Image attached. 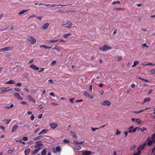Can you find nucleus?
<instances>
[{
	"label": "nucleus",
	"instance_id": "f257e3e1",
	"mask_svg": "<svg viewBox=\"0 0 155 155\" xmlns=\"http://www.w3.org/2000/svg\"><path fill=\"white\" fill-rule=\"evenodd\" d=\"M150 139V137H149L148 139H147V141H148V143H147V145L149 146H150L154 142H155V133L154 134H153L152 136H151V140H149Z\"/></svg>",
	"mask_w": 155,
	"mask_h": 155
},
{
	"label": "nucleus",
	"instance_id": "f03ea898",
	"mask_svg": "<svg viewBox=\"0 0 155 155\" xmlns=\"http://www.w3.org/2000/svg\"><path fill=\"white\" fill-rule=\"evenodd\" d=\"M1 91H0V94H2L5 92L11 91L12 90V89L10 87H1L0 88Z\"/></svg>",
	"mask_w": 155,
	"mask_h": 155
},
{
	"label": "nucleus",
	"instance_id": "7ed1b4c3",
	"mask_svg": "<svg viewBox=\"0 0 155 155\" xmlns=\"http://www.w3.org/2000/svg\"><path fill=\"white\" fill-rule=\"evenodd\" d=\"M111 49V48L108 45H105L104 46L101 47L99 48L100 51H106L108 50H110Z\"/></svg>",
	"mask_w": 155,
	"mask_h": 155
},
{
	"label": "nucleus",
	"instance_id": "20e7f679",
	"mask_svg": "<svg viewBox=\"0 0 155 155\" xmlns=\"http://www.w3.org/2000/svg\"><path fill=\"white\" fill-rule=\"evenodd\" d=\"M27 40L28 41H29L30 43L32 44H35L36 43V41L35 39L32 37H29Z\"/></svg>",
	"mask_w": 155,
	"mask_h": 155
},
{
	"label": "nucleus",
	"instance_id": "39448f33",
	"mask_svg": "<svg viewBox=\"0 0 155 155\" xmlns=\"http://www.w3.org/2000/svg\"><path fill=\"white\" fill-rule=\"evenodd\" d=\"M136 129H137V127L134 129V127L133 126H131V127L128 128V131L127 132H128L130 133H133L136 131Z\"/></svg>",
	"mask_w": 155,
	"mask_h": 155
},
{
	"label": "nucleus",
	"instance_id": "423d86ee",
	"mask_svg": "<svg viewBox=\"0 0 155 155\" xmlns=\"http://www.w3.org/2000/svg\"><path fill=\"white\" fill-rule=\"evenodd\" d=\"M101 104L104 106H109L110 105V102L108 100H106L101 103Z\"/></svg>",
	"mask_w": 155,
	"mask_h": 155
},
{
	"label": "nucleus",
	"instance_id": "0eeeda50",
	"mask_svg": "<svg viewBox=\"0 0 155 155\" xmlns=\"http://www.w3.org/2000/svg\"><path fill=\"white\" fill-rule=\"evenodd\" d=\"M43 145V144L41 143V142L40 141H39L36 142V145L35 146V148H38L39 147Z\"/></svg>",
	"mask_w": 155,
	"mask_h": 155
},
{
	"label": "nucleus",
	"instance_id": "6e6552de",
	"mask_svg": "<svg viewBox=\"0 0 155 155\" xmlns=\"http://www.w3.org/2000/svg\"><path fill=\"white\" fill-rule=\"evenodd\" d=\"M60 147L59 146L57 147L56 148L53 149V152L55 153H56L57 152H59L60 151Z\"/></svg>",
	"mask_w": 155,
	"mask_h": 155
},
{
	"label": "nucleus",
	"instance_id": "1a4fd4ad",
	"mask_svg": "<svg viewBox=\"0 0 155 155\" xmlns=\"http://www.w3.org/2000/svg\"><path fill=\"white\" fill-rule=\"evenodd\" d=\"M30 68L36 71H38L39 70V68L35 65H31L30 66Z\"/></svg>",
	"mask_w": 155,
	"mask_h": 155
},
{
	"label": "nucleus",
	"instance_id": "9d476101",
	"mask_svg": "<svg viewBox=\"0 0 155 155\" xmlns=\"http://www.w3.org/2000/svg\"><path fill=\"white\" fill-rule=\"evenodd\" d=\"M50 126L51 128L54 129L55 128L57 127V124L56 123H51L50 124Z\"/></svg>",
	"mask_w": 155,
	"mask_h": 155
},
{
	"label": "nucleus",
	"instance_id": "9b49d317",
	"mask_svg": "<svg viewBox=\"0 0 155 155\" xmlns=\"http://www.w3.org/2000/svg\"><path fill=\"white\" fill-rule=\"evenodd\" d=\"M18 127V125L17 124H16L12 127V130H11V132L13 133L15 132V131L17 128Z\"/></svg>",
	"mask_w": 155,
	"mask_h": 155
},
{
	"label": "nucleus",
	"instance_id": "f8f14e48",
	"mask_svg": "<svg viewBox=\"0 0 155 155\" xmlns=\"http://www.w3.org/2000/svg\"><path fill=\"white\" fill-rule=\"evenodd\" d=\"M91 154V151L85 150L82 153V155H90Z\"/></svg>",
	"mask_w": 155,
	"mask_h": 155
},
{
	"label": "nucleus",
	"instance_id": "ddd939ff",
	"mask_svg": "<svg viewBox=\"0 0 155 155\" xmlns=\"http://www.w3.org/2000/svg\"><path fill=\"white\" fill-rule=\"evenodd\" d=\"M146 145V143H144L141 144V145H140L139 147H138V149L140 150H142L143 149Z\"/></svg>",
	"mask_w": 155,
	"mask_h": 155
},
{
	"label": "nucleus",
	"instance_id": "4468645a",
	"mask_svg": "<svg viewBox=\"0 0 155 155\" xmlns=\"http://www.w3.org/2000/svg\"><path fill=\"white\" fill-rule=\"evenodd\" d=\"M48 130H47V129H44L43 130H42V131H41V132H40L39 133V134H38V135L42 134H45L47 132H48Z\"/></svg>",
	"mask_w": 155,
	"mask_h": 155
},
{
	"label": "nucleus",
	"instance_id": "2eb2a0df",
	"mask_svg": "<svg viewBox=\"0 0 155 155\" xmlns=\"http://www.w3.org/2000/svg\"><path fill=\"white\" fill-rule=\"evenodd\" d=\"M28 99L31 102H32L33 103L35 102V99L32 98V97L30 96V95H28Z\"/></svg>",
	"mask_w": 155,
	"mask_h": 155
},
{
	"label": "nucleus",
	"instance_id": "dca6fc26",
	"mask_svg": "<svg viewBox=\"0 0 155 155\" xmlns=\"http://www.w3.org/2000/svg\"><path fill=\"white\" fill-rule=\"evenodd\" d=\"M29 10V9L26 10H23L20 12L18 13V15H21L24 14L25 12H27Z\"/></svg>",
	"mask_w": 155,
	"mask_h": 155
},
{
	"label": "nucleus",
	"instance_id": "f3484780",
	"mask_svg": "<svg viewBox=\"0 0 155 155\" xmlns=\"http://www.w3.org/2000/svg\"><path fill=\"white\" fill-rule=\"evenodd\" d=\"M49 24L48 23H46L44 25L43 28L44 30L48 28Z\"/></svg>",
	"mask_w": 155,
	"mask_h": 155
},
{
	"label": "nucleus",
	"instance_id": "a211bd4d",
	"mask_svg": "<svg viewBox=\"0 0 155 155\" xmlns=\"http://www.w3.org/2000/svg\"><path fill=\"white\" fill-rule=\"evenodd\" d=\"M71 35V33H68L67 34H64L63 35V37L64 38H67L68 37Z\"/></svg>",
	"mask_w": 155,
	"mask_h": 155
},
{
	"label": "nucleus",
	"instance_id": "6ab92c4d",
	"mask_svg": "<svg viewBox=\"0 0 155 155\" xmlns=\"http://www.w3.org/2000/svg\"><path fill=\"white\" fill-rule=\"evenodd\" d=\"M11 121V119H8L7 120V119H5L3 120H2V122H5V123L8 124V123H9Z\"/></svg>",
	"mask_w": 155,
	"mask_h": 155
},
{
	"label": "nucleus",
	"instance_id": "aec40b11",
	"mask_svg": "<svg viewBox=\"0 0 155 155\" xmlns=\"http://www.w3.org/2000/svg\"><path fill=\"white\" fill-rule=\"evenodd\" d=\"M40 149H41L40 148H37L36 149L34 150L33 151V152H32V154H35L37 152H38V151H39V150H40Z\"/></svg>",
	"mask_w": 155,
	"mask_h": 155
},
{
	"label": "nucleus",
	"instance_id": "412c9836",
	"mask_svg": "<svg viewBox=\"0 0 155 155\" xmlns=\"http://www.w3.org/2000/svg\"><path fill=\"white\" fill-rule=\"evenodd\" d=\"M65 25H68L66 27H68V28H70L72 25V23L70 21L68 22L66 24H65Z\"/></svg>",
	"mask_w": 155,
	"mask_h": 155
},
{
	"label": "nucleus",
	"instance_id": "4be33fe9",
	"mask_svg": "<svg viewBox=\"0 0 155 155\" xmlns=\"http://www.w3.org/2000/svg\"><path fill=\"white\" fill-rule=\"evenodd\" d=\"M139 63V62L138 61L136 60L134 62L133 64L132 65V67L134 68L135 66H136Z\"/></svg>",
	"mask_w": 155,
	"mask_h": 155
},
{
	"label": "nucleus",
	"instance_id": "5701e85b",
	"mask_svg": "<svg viewBox=\"0 0 155 155\" xmlns=\"http://www.w3.org/2000/svg\"><path fill=\"white\" fill-rule=\"evenodd\" d=\"M83 94L84 96L87 97H89L90 96V94L87 91H84L83 92Z\"/></svg>",
	"mask_w": 155,
	"mask_h": 155
},
{
	"label": "nucleus",
	"instance_id": "b1692460",
	"mask_svg": "<svg viewBox=\"0 0 155 155\" xmlns=\"http://www.w3.org/2000/svg\"><path fill=\"white\" fill-rule=\"evenodd\" d=\"M29 151H30V149L29 148L26 149L25 151V155H28V154L29 152Z\"/></svg>",
	"mask_w": 155,
	"mask_h": 155
},
{
	"label": "nucleus",
	"instance_id": "393cba45",
	"mask_svg": "<svg viewBox=\"0 0 155 155\" xmlns=\"http://www.w3.org/2000/svg\"><path fill=\"white\" fill-rule=\"evenodd\" d=\"M74 143H75L76 144L78 145L83 144H84V142L83 141H81L80 142H78L76 141H74Z\"/></svg>",
	"mask_w": 155,
	"mask_h": 155
},
{
	"label": "nucleus",
	"instance_id": "a878e982",
	"mask_svg": "<svg viewBox=\"0 0 155 155\" xmlns=\"http://www.w3.org/2000/svg\"><path fill=\"white\" fill-rule=\"evenodd\" d=\"M70 133H71V136L73 137H74V138H77V136H76V135H75V134L74 133V132L72 131H71V132H70Z\"/></svg>",
	"mask_w": 155,
	"mask_h": 155
},
{
	"label": "nucleus",
	"instance_id": "bb28decb",
	"mask_svg": "<svg viewBox=\"0 0 155 155\" xmlns=\"http://www.w3.org/2000/svg\"><path fill=\"white\" fill-rule=\"evenodd\" d=\"M6 84H15V81L13 80H10L9 81L6 82Z\"/></svg>",
	"mask_w": 155,
	"mask_h": 155
},
{
	"label": "nucleus",
	"instance_id": "cd10ccee",
	"mask_svg": "<svg viewBox=\"0 0 155 155\" xmlns=\"http://www.w3.org/2000/svg\"><path fill=\"white\" fill-rule=\"evenodd\" d=\"M116 4H120V2L119 1H114L112 3V4L113 5H114Z\"/></svg>",
	"mask_w": 155,
	"mask_h": 155
},
{
	"label": "nucleus",
	"instance_id": "c85d7f7f",
	"mask_svg": "<svg viewBox=\"0 0 155 155\" xmlns=\"http://www.w3.org/2000/svg\"><path fill=\"white\" fill-rule=\"evenodd\" d=\"M9 47H5V48H2L1 49V50H2L3 51H7L9 50Z\"/></svg>",
	"mask_w": 155,
	"mask_h": 155
},
{
	"label": "nucleus",
	"instance_id": "c756f323",
	"mask_svg": "<svg viewBox=\"0 0 155 155\" xmlns=\"http://www.w3.org/2000/svg\"><path fill=\"white\" fill-rule=\"evenodd\" d=\"M46 153V151L45 149L42 150V152H41V155H45Z\"/></svg>",
	"mask_w": 155,
	"mask_h": 155
},
{
	"label": "nucleus",
	"instance_id": "7c9ffc66",
	"mask_svg": "<svg viewBox=\"0 0 155 155\" xmlns=\"http://www.w3.org/2000/svg\"><path fill=\"white\" fill-rule=\"evenodd\" d=\"M58 40H51L50 41V42L52 43H55L58 42Z\"/></svg>",
	"mask_w": 155,
	"mask_h": 155
},
{
	"label": "nucleus",
	"instance_id": "2f4dec72",
	"mask_svg": "<svg viewBox=\"0 0 155 155\" xmlns=\"http://www.w3.org/2000/svg\"><path fill=\"white\" fill-rule=\"evenodd\" d=\"M74 148H75V149H77V150H79L81 148V147L78 145L75 146V147H74Z\"/></svg>",
	"mask_w": 155,
	"mask_h": 155
},
{
	"label": "nucleus",
	"instance_id": "473e14b6",
	"mask_svg": "<svg viewBox=\"0 0 155 155\" xmlns=\"http://www.w3.org/2000/svg\"><path fill=\"white\" fill-rule=\"evenodd\" d=\"M150 100V99L149 97L146 98L144 99V102H145L146 101H149Z\"/></svg>",
	"mask_w": 155,
	"mask_h": 155
},
{
	"label": "nucleus",
	"instance_id": "72a5a7b5",
	"mask_svg": "<svg viewBox=\"0 0 155 155\" xmlns=\"http://www.w3.org/2000/svg\"><path fill=\"white\" fill-rule=\"evenodd\" d=\"M15 96L18 98V96L20 95V94L19 93H15L14 94Z\"/></svg>",
	"mask_w": 155,
	"mask_h": 155
},
{
	"label": "nucleus",
	"instance_id": "f704fd0d",
	"mask_svg": "<svg viewBox=\"0 0 155 155\" xmlns=\"http://www.w3.org/2000/svg\"><path fill=\"white\" fill-rule=\"evenodd\" d=\"M22 84L21 82L17 83L16 84V86L20 87L21 86Z\"/></svg>",
	"mask_w": 155,
	"mask_h": 155
},
{
	"label": "nucleus",
	"instance_id": "c9c22d12",
	"mask_svg": "<svg viewBox=\"0 0 155 155\" xmlns=\"http://www.w3.org/2000/svg\"><path fill=\"white\" fill-rule=\"evenodd\" d=\"M64 143L65 144H68L69 143V141L67 139H64Z\"/></svg>",
	"mask_w": 155,
	"mask_h": 155
},
{
	"label": "nucleus",
	"instance_id": "e433bc0d",
	"mask_svg": "<svg viewBox=\"0 0 155 155\" xmlns=\"http://www.w3.org/2000/svg\"><path fill=\"white\" fill-rule=\"evenodd\" d=\"M69 101L71 103H74V98H70L69 100Z\"/></svg>",
	"mask_w": 155,
	"mask_h": 155
},
{
	"label": "nucleus",
	"instance_id": "4c0bfd02",
	"mask_svg": "<svg viewBox=\"0 0 155 155\" xmlns=\"http://www.w3.org/2000/svg\"><path fill=\"white\" fill-rule=\"evenodd\" d=\"M138 78L139 79H141V80H143V81H145L147 82H149V81L148 80H146V79H145L142 78H141L140 77H139Z\"/></svg>",
	"mask_w": 155,
	"mask_h": 155
},
{
	"label": "nucleus",
	"instance_id": "58836bf2",
	"mask_svg": "<svg viewBox=\"0 0 155 155\" xmlns=\"http://www.w3.org/2000/svg\"><path fill=\"white\" fill-rule=\"evenodd\" d=\"M150 73L153 74H155V71L153 69H152L150 71Z\"/></svg>",
	"mask_w": 155,
	"mask_h": 155
},
{
	"label": "nucleus",
	"instance_id": "ea45409f",
	"mask_svg": "<svg viewBox=\"0 0 155 155\" xmlns=\"http://www.w3.org/2000/svg\"><path fill=\"white\" fill-rule=\"evenodd\" d=\"M140 151L139 150V151H138V152H137V153L134 154V155H140Z\"/></svg>",
	"mask_w": 155,
	"mask_h": 155
},
{
	"label": "nucleus",
	"instance_id": "a19ab883",
	"mask_svg": "<svg viewBox=\"0 0 155 155\" xmlns=\"http://www.w3.org/2000/svg\"><path fill=\"white\" fill-rule=\"evenodd\" d=\"M30 119L31 120H33L34 119V116L33 114L31 115V117H30Z\"/></svg>",
	"mask_w": 155,
	"mask_h": 155
},
{
	"label": "nucleus",
	"instance_id": "79ce46f5",
	"mask_svg": "<svg viewBox=\"0 0 155 155\" xmlns=\"http://www.w3.org/2000/svg\"><path fill=\"white\" fill-rule=\"evenodd\" d=\"M0 129H2V130H5V127L2 126H0Z\"/></svg>",
	"mask_w": 155,
	"mask_h": 155
},
{
	"label": "nucleus",
	"instance_id": "37998d69",
	"mask_svg": "<svg viewBox=\"0 0 155 155\" xmlns=\"http://www.w3.org/2000/svg\"><path fill=\"white\" fill-rule=\"evenodd\" d=\"M28 140V138L27 137H23V140L24 141H26Z\"/></svg>",
	"mask_w": 155,
	"mask_h": 155
},
{
	"label": "nucleus",
	"instance_id": "c03bdc74",
	"mask_svg": "<svg viewBox=\"0 0 155 155\" xmlns=\"http://www.w3.org/2000/svg\"><path fill=\"white\" fill-rule=\"evenodd\" d=\"M41 137V136H38V137H36V138H35V139H34V140H39V137Z\"/></svg>",
	"mask_w": 155,
	"mask_h": 155
},
{
	"label": "nucleus",
	"instance_id": "a18cd8bd",
	"mask_svg": "<svg viewBox=\"0 0 155 155\" xmlns=\"http://www.w3.org/2000/svg\"><path fill=\"white\" fill-rule=\"evenodd\" d=\"M99 129V128H93L92 127H91V129H92V130L93 131H94L98 129Z\"/></svg>",
	"mask_w": 155,
	"mask_h": 155
},
{
	"label": "nucleus",
	"instance_id": "49530a36",
	"mask_svg": "<svg viewBox=\"0 0 155 155\" xmlns=\"http://www.w3.org/2000/svg\"><path fill=\"white\" fill-rule=\"evenodd\" d=\"M117 132H116V135H117L118 134H120V131H118V129H117Z\"/></svg>",
	"mask_w": 155,
	"mask_h": 155
},
{
	"label": "nucleus",
	"instance_id": "de8ad7c7",
	"mask_svg": "<svg viewBox=\"0 0 155 155\" xmlns=\"http://www.w3.org/2000/svg\"><path fill=\"white\" fill-rule=\"evenodd\" d=\"M117 59L118 61H120L122 59V57L121 56L117 57Z\"/></svg>",
	"mask_w": 155,
	"mask_h": 155
},
{
	"label": "nucleus",
	"instance_id": "09e8293b",
	"mask_svg": "<svg viewBox=\"0 0 155 155\" xmlns=\"http://www.w3.org/2000/svg\"><path fill=\"white\" fill-rule=\"evenodd\" d=\"M50 94V95H51V96H52V97H55L54 94L53 92H51Z\"/></svg>",
	"mask_w": 155,
	"mask_h": 155
},
{
	"label": "nucleus",
	"instance_id": "8fccbe9b",
	"mask_svg": "<svg viewBox=\"0 0 155 155\" xmlns=\"http://www.w3.org/2000/svg\"><path fill=\"white\" fill-rule=\"evenodd\" d=\"M17 99L19 100H21V101L23 100V98L21 97L20 96V95L18 96V97L17 98Z\"/></svg>",
	"mask_w": 155,
	"mask_h": 155
},
{
	"label": "nucleus",
	"instance_id": "3c124183",
	"mask_svg": "<svg viewBox=\"0 0 155 155\" xmlns=\"http://www.w3.org/2000/svg\"><path fill=\"white\" fill-rule=\"evenodd\" d=\"M131 121H132L134 122L135 121H138V119H135L134 118H131Z\"/></svg>",
	"mask_w": 155,
	"mask_h": 155
},
{
	"label": "nucleus",
	"instance_id": "603ef678",
	"mask_svg": "<svg viewBox=\"0 0 155 155\" xmlns=\"http://www.w3.org/2000/svg\"><path fill=\"white\" fill-rule=\"evenodd\" d=\"M42 114H39V115H38V117H38V118L40 119L42 118Z\"/></svg>",
	"mask_w": 155,
	"mask_h": 155
},
{
	"label": "nucleus",
	"instance_id": "864d4df0",
	"mask_svg": "<svg viewBox=\"0 0 155 155\" xmlns=\"http://www.w3.org/2000/svg\"><path fill=\"white\" fill-rule=\"evenodd\" d=\"M44 70V68H40V70L38 71L39 72H41V71H43Z\"/></svg>",
	"mask_w": 155,
	"mask_h": 155
},
{
	"label": "nucleus",
	"instance_id": "5fc2aeb1",
	"mask_svg": "<svg viewBox=\"0 0 155 155\" xmlns=\"http://www.w3.org/2000/svg\"><path fill=\"white\" fill-rule=\"evenodd\" d=\"M52 48V47H50L48 45H45V48H47V49H50Z\"/></svg>",
	"mask_w": 155,
	"mask_h": 155
},
{
	"label": "nucleus",
	"instance_id": "6e6d98bb",
	"mask_svg": "<svg viewBox=\"0 0 155 155\" xmlns=\"http://www.w3.org/2000/svg\"><path fill=\"white\" fill-rule=\"evenodd\" d=\"M83 101V100L82 99L79 100H77L75 101V102H82Z\"/></svg>",
	"mask_w": 155,
	"mask_h": 155
},
{
	"label": "nucleus",
	"instance_id": "4d7b16f0",
	"mask_svg": "<svg viewBox=\"0 0 155 155\" xmlns=\"http://www.w3.org/2000/svg\"><path fill=\"white\" fill-rule=\"evenodd\" d=\"M14 90L17 92H19L20 91V90L18 88H15L14 89Z\"/></svg>",
	"mask_w": 155,
	"mask_h": 155
},
{
	"label": "nucleus",
	"instance_id": "13d9d810",
	"mask_svg": "<svg viewBox=\"0 0 155 155\" xmlns=\"http://www.w3.org/2000/svg\"><path fill=\"white\" fill-rule=\"evenodd\" d=\"M146 65H155V64H152L151 63H148L147 64H146Z\"/></svg>",
	"mask_w": 155,
	"mask_h": 155
},
{
	"label": "nucleus",
	"instance_id": "bf43d9fd",
	"mask_svg": "<svg viewBox=\"0 0 155 155\" xmlns=\"http://www.w3.org/2000/svg\"><path fill=\"white\" fill-rule=\"evenodd\" d=\"M146 130V128L144 127H143L141 128V130L142 131Z\"/></svg>",
	"mask_w": 155,
	"mask_h": 155
},
{
	"label": "nucleus",
	"instance_id": "052dcab7",
	"mask_svg": "<svg viewBox=\"0 0 155 155\" xmlns=\"http://www.w3.org/2000/svg\"><path fill=\"white\" fill-rule=\"evenodd\" d=\"M100 94L101 95H103L104 94V91L102 90L101 91Z\"/></svg>",
	"mask_w": 155,
	"mask_h": 155
},
{
	"label": "nucleus",
	"instance_id": "680f3d73",
	"mask_svg": "<svg viewBox=\"0 0 155 155\" xmlns=\"http://www.w3.org/2000/svg\"><path fill=\"white\" fill-rule=\"evenodd\" d=\"M24 90H25L27 92H28L29 91L26 88H25L23 89Z\"/></svg>",
	"mask_w": 155,
	"mask_h": 155
},
{
	"label": "nucleus",
	"instance_id": "e2e57ef3",
	"mask_svg": "<svg viewBox=\"0 0 155 155\" xmlns=\"http://www.w3.org/2000/svg\"><path fill=\"white\" fill-rule=\"evenodd\" d=\"M56 63V61H55V60H54V61H53L52 62H51V64H55Z\"/></svg>",
	"mask_w": 155,
	"mask_h": 155
},
{
	"label": "nucleus",
	"instance_id": "0e129e2a",
	"mask_svg": "<svg viewBox=\"0 0 155 155\" xmlns=\"http://www.w3.org/2000/svg\"><path fill=\"white\" fill-rule=\"evenodd\" d=\"M37 18L39 19V20H41L42 19V16H38L37 17Z\"/></svg>",
	"mask_w": 155,
	"mask_h": 155
},
{
	"label": "nucleus",
	"instance_id": "69168bd1",
	"mask_svg": "<svg viewBox=\"0 0 155 155\" xmlns=\"http://www.w3.org/2000/svg\"><path fill=\"white\" fill-rule=\"evenodd\" d=\"M39 128H37V129H36V130H35V133H36L38 131H39Z\"/></svg>",
	"mask_w": 155,
	"mask_h": 155
},
{
	"label": "nucleus",
	"instance_id": "338daca9",
	"mask_svg": "<svg viewBox=\"0 0 155 155\" xmlns=\"http://www.w3.org/2000/svg\"><path fill=\"white\" fill-rule=\"evenodd\" d=\"M89 89H90V90L91 91L92 90V85H90L89 86Z\"/></svg>",
	"mask_w": 155,
	"mask_h": 155
},
{
	"label": "nucleus",
	"instance_id": "774afa93",
	"mask_svg": "<svg viewBox=\"0 0 155 155\" xmlns=\"http://www.w3.org/2000/svg\"><path fill=\"white\" fill-rule=\"evenodd\" d=\"M34 61V60L32 59H31L29 62V63H32Z\"/></svg>",
	"mask_w": 155,
	"mask_h": 155
}]
</instances>
